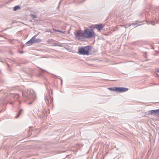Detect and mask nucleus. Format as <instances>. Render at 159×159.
<instances>
[{
  "label": "nucleus",
  "mask_w": 159,
  "mask_h": 159,
  "mask_svg": "<svg viewBox=\"0 0 159 159\" xmlns=\"http://www.w3.org/2000/svg\"><path fill=\"white\" fill-rule=\"evenodd\" d=\"M128 89L127 88L121 87L120 92H125L128 90Z\"/></svg>",
  "instance_id": "0eeeda50"
},
{
  "label": "nucleus",
  "mask_w": 159,
  "mask_h": 159,
  "mask_svg": "<svg viewBox=\"0 0 159 159\" xmlns=\"http://www.w3.org/2000/svg\"><path fill=\"white\" fill-rule=\"evenodd\" d=\"M148 114L154 115L159 117V109L149 111H148Z\"/></svg>",
  "instance_id": "39448f33"
},
{
  "label": "nucleus",
  "mask_w": 159,
  "mask_h": 159,
  "mask_svg": "<svg viewBox=\"0 0 159 159\" xmlns=\"http://www.w3.org/2000/svg\"><path fill=\"white\" fill-rule=\"evenodd\" d=\"M32 102H30V103H29L28 104L29 105H30L31 104V103H32Z\"/></svg>",
  "instance_id": "f3484780"
},
{
  "label": "nucleus",
  "mask_w": 159,
  "mask_h": 159,
  "mask_svg": "<svg viewBox=\"0 0 159 159\" xmlns=\"http://www.w3.org/2000/svg\"><path fill=\"white\" fill-rule=\"evenodd\" d=\"M76 38L81 41L85 38H90L94 35V33L92 29H86L84 31L78 30L75 34Z\"/></svg>",
  "instance_id": "f257e3e1"
},
{
  "label": "nucleus",
  "mask_w": 159,
  "mask_h": 159,
  "mask_svg": "<svg viewBox=\"0 0 159 159\" xmlns=\"http://www.w3.org/2000/svg\"><path fill=\"white\" fill-rule=\"evenodd\" d=\"M131 25L130 24V25H126L125 26V28H127L128 27H129V26H130Z\"/></svg>",
  "instance_id": "2eb2a0df"
},
{
  "label": "nucleus",
  "mask_w": 159,
  "mask_h": 159,
  "mask_svg": "<svg viewBox=\"0 0 159 159\" xmlns=\"http://www.w3.org/2000/svg\"><path fill=\"white\" fill-rule=\"evenodd\" d=\"M22 93V96L24 97H26L27 99L32 98L33 100L35 99V94L33 90L30 89L28 90L27 92H23Z\"/></svg>",
  "instance_id": "f03ea898"
},
{
  "label": "nucleus",
  "mask_w": 159,
  "mask_h": 159,
  "mask_svg": "<svg viewBox=\"0 0 159 159\" xmlns=\"http://www.w3.org/2000/svg\"><path fill=\"white\" fill-rule=\"evenodd\" d=\"M108 89L110 90L115 91H116V87L114 88H108Z\"/></svg>",
  "instance_id": "9b49d317"
},
{
  "label": "nucleus",
  "mask_w": 159,
  "mask_h": 159,
  "mask_svg": "<svg viewBox=\"0 0 159 159\" xmlns=\"http://www.w3.org/2000/svg\"><path fill=\"white\" fill-rule=\"evenodd\" d=\"M116 91L120 92L121 87H116Z\"/></svg>",
  "instance_id": "1a4fd4ad"
},
{
  "label": "nucleus",
  "mask_w": 159,
  "mask_h": 159,
  "mask_svg": "<svg viewBox=\"0 0 159 159\" xmlns=\"http://www.w3.org/2000/svg\"><path fill=\"white\" fill-rule=\"evenodd\" d=\"M33 17V18H36V16L34 15H31Z\"/></svg>",
  "instance_id": "4468645a"
},
{
  "label": "nucleus",
  "mask_w": 159,
  "mask_h": 159,
  "mask_svg": "<svg viewBox=\"0 0 159 159\" xmlns=\"http://www.w3.org/2000/svg\"><path fill=\"white\" fill-rule=\"evenodd\" d=\"M68 33L69 34V31H68Z\"/></svg>",
  "instance_id": "aec40b11"
},
{
  "label": "nucleus",
  "mask_w": 159,
  "mask_h": 159,
  "mask_svg": "<svg viewBox=\"0 0 159 159\" xmlns=\"http://www.w3.org/2000/svg\"><path fill=\"white\" fill-rule=\"evenodd\" d=\"M22 111H23L22 110V109H21V110H20V111H19V114H21L22 113Z\"/></svg>",
  "instance_id": "ddd939ff"
},
{
  "label": "nucleus",
  "mask_w": 159,
  "mask_h": 159,
  "mask_svg": "<svg viewBox=\"0 0 159 159\" xmlns=\"http://www.w3.org/2000/svg\"><path fill=\"white\" fill-rule=\"evenodd\" d=\"M152 24L153 25H154V24H153V23H152Z\"/></svg>",
  "instance_id": "6ab92c4d"
},
{
  "label": "nucleus",
  "mask_w": 159,
  "mask_h": 159,
  "mask_svg": "<svg viewBox=\"0 0 159 159\" xmlns=\"http://www.w3.org/2000/svg\"><path fill=\"white\" fill-rule=\"evenodd\" d=\"M53 30H54V31H57V32H60V33H62L63 34H65L66 33V32L65 31H62L61 30H55L54 29H53Z\"/></svg>",
  "instance_id": "9d476101"
},
{
  "label": "nucleus",
  "mask_w": 159,
  "mask_h": 159,
  "mask_svg": "<svg viewBox=\"0 0 159 159\" xmlns=\"http://www.w3.org/2000/svg\"><path fill=\"white\" fill-rule=\"evenodd\" d=\"M20 8V7L19 6H16L14 7L13 8V10L14 11H16L18 9H19Z\"/></svg>",
  "instance_id": "6e6552de"
},
{
  "label": "nucleus",
  "mask_w": 159,
  "mask_h": 159,
  "mask_svg": "<svg viewBox=\"0 0 159 159\" xmlns=\"http://www.w3.org/2000/svg\"><path fill=\"white\" fill-rule=\"evenodd\" d=\"M37 35H35L30 40L26 43V44L28 45H30L33 43H38L40 42L41 40L40 39L36 38Z\"/></svg>",
  "instance_id": "20e7f679"
},
{
  "label": "nucleus",
  "mask_w": 159,
  "mask_h": 159,
  "mask_svg": "<svg viewBox=\"0 0 159 159\" xmlns=\"http://www.w3.org/2000/svg\"><path fill=\"white\" fill-rule=\"evenodd\" d=\"M156 71L157 72H159V69H157Z\"/></svg>",
  "instance_id": "dca6fc26"
},
{
  "label": "nucleus",
  "mask_w": 159,
  "mask_h": 159,
  "mask_svg": "<svg viewBox=\"0 0 159 159\" xmlns=\"http://www.w3.org/2000/svg\"><path fill=\"white\" fill-rule=\"evenodd\" d=\"M95 27L99 31H100L103 27L102 24L96 25H95Z\"/></svg>",
  "instance_id": "423d86ee"
},
{
  "label": "nucleus",
  "mask_w": 159,
  "mask_h": 159,
  "mask_svg": "<svg viewBox=\"0 0 159 159\" xmlns=\"http://www.w3.org/2000/svg\"><path fill=\"white\" fill-rule=\"evenodd\" d=\"M90 46L82 47L78 48L79 53L81 55H88L89 52L88 51L91 49Z\"/></svg>",
  "instance_id": "7ed1b4c3"
},
{
  "label": "nucleus",
  "mask_w": 159,
  "mask_h": 159,
  "mask_svg": "<svg viewBox=\"0 0 159 159\" xmlns=\"http://www.w3.org/2000/svg\"><path fill=\"white\" fill-rule=\"evenodd\" d=\"M19 116V115H18L17 116V117H18Z\"/></svg>",
  "instance_id": "a211bd4d"
},
{
  "label": "nucleus",
  "mask_w": 159,
  "mask_h": 159,
  "mask_svg": "<svg viewBox=\"0 0 159 159\" xmlns=\"http://www.w3.org/2000/svg\"><path fill=\"white\" fill-rule=\"evenodd\" d=\"M14 97L17 98H19L20 97V96L19 94H15Z\"/></svg>",
  "instance_id": "f8f14e48"
}]
</instances>
